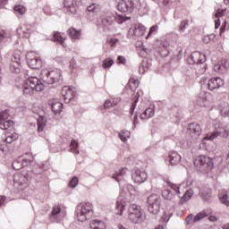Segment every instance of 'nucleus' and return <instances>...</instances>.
<instances>
[{
  "mask_svg": "<svg viewBox=\"0 0 229 229\" xmlns=\"http://www.w3.org/2000/svg\"><path fill=\"white\" fill-rule=\"evenodd\" d=\"M196 105L199 106H208V99H207V94L203 93L196 99Z\"/></svg>",
  "mask_w": 229,
  "mask_h": 229,
  "instance_id": "nucleus-31",
  "label": "nucleus"
},
{
  "mask_svg": "<svg viewBox=\"0 0 229 229\" xmlns=\"http://www.w3.org/2000/svg\"><path fill=\"white\" fill-rule=\"evenodd\" d=\"M126 89H130V90L131 92H135V90H137V89H139V81L131 78L129 80L128 84L126 85Z\"/></svg>",
  "mask_w": 229,
  "mask_h": 229,
  "instance_id": "nucleus-33",
  "label": "nucleus"
},
{
  "mask_svg": "<svg viewBox=\"0 0 229 229\" xmlns=\"http://www.w3.org/2000/svg\"><path fill=\"white\" fill-rule=\"evenodd\" d=\"M115 21V16L107 15L101 20V24L103 28H109V26H112L114 24V21Z\"/></svg>",
  "mask_w": 229,
  "mask_h": 229,
  "instance_id": "nucleus-26",
  "label": "nucleus"
},
{
  "mask_svg": "<svg viewBox=\"0 0 229 229\" xmlns=\"http://www.w3.org/2000/svg\"><path fill=\"white\" fill-rule=\"evenodd\" d=\"M135 198V187L131 184H126L122 190L120 196L116 200V214L117 216H123V211L126 203H131V200Z\"/></svg>",
  "mask_w": 229,
  "mask_h": 229,
  "instance_id": "nucleus-1",
  "label": "nucleus"
},
{
  "mask_svg": "<svg viewBox=\"0 0 229 229\" xmlns=\"http://www.w3.org/2000/svg\"><path fill=\"white\" fill-rule=\"evenodd\" d=\"M20 157L21 158V165L23 167H28V165H33V164H35V161L33 160V155H31V153H26Z\"/></svg>",
  "mask_w": 229,
  "mask_h": 229,
  "instance_id": "nucleus-20",
  "label": "nucleus"
},
{
  "mask_svg": "<svg viewBox=\"0 0 229 229\" xmlns=\"http://www.w3.org/2000/svg\"><path fill=\"white\" fill-rule=\"evenodd\" d=\"M22 167L24 166L22 165L21 157L13 162V169H14V171H19V169H22Z\"/></svg>",
  "mask_w": 229,
  "mask_h": 229,
  "instance_id": "nucleus-44",
  "label": "nucleus"
},
{
  "mask_svg": "<svg viewBox=\"0 0 229 229\" xmlns=\"http://www.w3.org/2000/svg\"><path fill=\"white\" fill-rule=\"evenodd\" d=\"M126 174V168H122L119 170L116 174H114L112 175V178H114L116 182H121V176H124Z\"/></svg>",
  "mask_w": 229,
  "mask_h": 229,
  "instance_id": "nucleus-40",
  "label": "nucleus"
},
{
  "mask_svg": "<svg viewBox=\"0 0 229 229\" xmlns=\"http://www.w3.org/2000/svg\"><path fill=\"white\" fill-rule=\"evenodd\" d=\"M218 110L220 114L223 117H226L229 115V105L228 102H222L219 106H218Z\"/></svg>",
  "mask_w": 229,
  "mask_h": 229,
  "instance_id": "nucleus-25",
  "label": "nucleus"
},
{
  "mask_svg": "<svg viewBox=\"0 0 229 229\" xmlns=\"http://www.w3.org/2000/svg\"><path fill=\"white\" fill-rule=\"evenodd\" d=\"M46 124H47V119L44 116H39L38 118V131H44V128H46Z\"/></svg>",
  "mask_w": 229,
  "mask_h": 229,
  "instance_id": "nucleus-35",
  "label": "nucleus"
},
{
  "mask_svg": "<svg viewBox=\"0 0 229 229\" xmlns=\"http://www.w3.org/2000/svg\"><path fill=\"white\" fill-rule=\"evenodd\" d=\"M211 194L212 193L210 192V191L206 190L200 193V196L202 199H204V201H208V199H210L211 198Z\"/></svg>",
  "mask_w": 229,
  "mask_h": 229,
  "instance_id": "nucleus-53",
  "label": "nucleus"
},
{
  "mask_svg": "<svg viewBox=\"0 0 229 229\" xmlns=\"http://www.w3.org/2000/svg\"><path fill=\"white\" fill-rule=\"evenodd\" d=\"M70 146V151H72V153H76V155H80V150H78L79 144L76 140H72Z\"/></svg>",
  "mask_w": 229,
  "mask_h": 229,
  "instance_id": "nucleus-42",
  "label": "nucleus"
},
{
  "mask_svg": "<svg viewBox=\"0 0 229 229\" xmlns=\"http://www.w3.org/2000/svg\"><path fill=\"white\" fill-rule=\"evenodd\" d=\"M78 0H64V4L65 8H69L71 13H76V3Z\"/></svg>",
  "mask_w": 229,
  "mask_h": 229,
  "instance_id": "nucleus-28",
  "label": "nucleus"
},
{
  "mask_svg": "<svg viewBox=\"0 0 229 229\" xmlns=\"http://www.w3.org/2000/svg\"><path fill=\"white\" fill-rule=\"evenodd\" d=\"M148 69H149V63L148 62V60H143L139 67L140 74H144V72H146Z\"/></svg>",
  "mask_w": 229,
  "mask_h": 229,
  "instance_id": "nucleus-39",
  "label": "nucleus"
},
{
  "mask_svg": "<svg viewBox=\"0 0 229 229\" xmlns=\"http://www.w3.org/2000/svg\"><path fill=\"white\" fill-rule=\"evenodd\" d=\"M189 28V20H184L181 22L179 26V30L185 31Z\"/></svg>",
  "mask_w": 229,
  "mask_h": 229,
  "instance_id": "nucleus-55",
  "label": "nucleus"
},
{
  "mask_svg": "<svg viewBox=\"0 0 229 229\" xmlns=\"http://www.w3.org/2000/svg\"><path fill=\"white\" fill-rule=\"evenodd\" d=\"M225 13H226V8H225V9H218L216 11V13H215V17H216V19H219V17H223Z\"/></svg>",
  "mask_w": 229,
  "mask_h": 229,
  "instance_id": "nucleus-60",
  "label": "nucleus"
},
{
  "mask_svg": "<svg viewBox=\"0 0 229 229\" xmlns=\"http://www.w3.org/2000/svg\"><path fill=\"white\" fill-rule=\"evenodd\" d=\"M128 219L134 225H140L144 222L146 216L142 213V208L137 204H131L127 210Z\"/></svg>",
  "mask_w": 229,
  "mask_h": 229,
  "instance_id": "nucleus-3",
  "label": "nucleus"
},
{
  "mask_svg": "<svg viewBox=\"0 0 229 229\" xmlns=\"http://www.w3.org/2000/svg\"><path fill=\"white\" fill-rule=\"evenodd\" d=\"M228 67H229L228 60L223 58L218 64H215L214 71L215 72H218L219 74H225Z\"/></svg>",
  "mask_w": 229,
  "mask_h": 229,
  "instance_id": "nucleus-18",
  "label": "nucleus"
},
{
  "mask_svg": "<svg viewBox=\"0 0 229 229\" xmlns=\"http://www.w3.org/2000/svg\"><path fill=\"white\" fill-rule=\"evenodd\" d=\"M203 58H205V55H201L199 52H193L191 56L188 57V62L191 65H194V64H203V62H205Z\"/></svg>",
  "mask_w": 229,
  "mask_h": 229,
  "instance_id": "nucleus-17",
  "label": "nucleus"
},
{
  "mask_svg": "<svg viewBox=\"0 0 229 229\" xmlns=\"http://www.w3.org/2000/svg\"><path fill=\"white\" fill-rule=\"evenodd\" d=\"M117 42H119V39L113 38L109 40V44L111 47H115V44H117Z\"/></svg>",
  "mask_w": 229,
  "mask_h": 229,
  "instance_id": "nucleus-64",
  "label": "nucleus"
},
{
  "mask_svg": "<svg viewBox=\"0 0 229 229\" xmlns=\"http://www.w3.org/2000/svg\"><path fill=\"white\" fill-rule=\"evenodd\" d=\"M62 96L64 97V103H71L76 98V88L64 86L62 89Z\"/></svg>",
  "mask_w": 229,
  "mask_h": 229,
  "instance_id": "nucleus-13",
  "label": "nucleus"
},
{
  "mask_svg": "<svg viewBox=\"0 0 229 229\" xmlns=\"http://www.w3.org/2000/svg\"><path fill=\"white\" fill-rule=\"evenodd\" d=\"M60 212H62V208H60V206H54L51 215L52 216H58V214H60Z\"/></svg>",
  "mask_w": 229,
  "mask_h": 229,
  "instance_id": "nucleus-58",
  "label": "nucleus"
},
{
  "mask_svg": "<svg viewBox=\"0 0 229 229\" xmlns=\"http://www.w3.org/2000/svg\"><path fill=\"white\" fill-rule=\"evenodd\" d=\"M118 64H122L123 65L126 64V58L123 55H119L117 57Z\"/></svg>",
  "mask_w": 229,
  "mask_h": 229,
  "instance_id": "nucleus-63",
  "label": "nucleus"
},
{
  "mask_svg": "<svg viewBox=\"0 0 229 229\" xmlns=\"http://www.w3.org/2000/svg\"><path fill=\"white\" fill-rule=\"evenodd\" d=\"M214 38H216V35L210 34V35L204 36L202 38V41L204 44H210V42H212V40H214Z\"/></svg>",
  "mask_w": 229,
  "mask_h": 229,
  "instance_id": "nucleus-50",
  "label": "nucleus"
},
{
  "mask_svg": "<svg viewBox=\"0 0 229 229\" xmlns=\"http://www.w3.org/2000/svg\"><path fill=\"white\" fill-rule=\"evenodd\" d=\"M90 229H106L105 222L99 220H92L89 224Z\"/></svg>",
  "mask_w": 229,
  "mask_h": 229,
  "instance_id": "nucleus-27",
  "label": "nucleus"
},
{
  "mask_svg": "<svg viewBox=\"0 0 229 229\" xmlns=\"http://www.w3.org/2000/svg\"><path fill=\"white\" fill-rule=\"evenodd\" d=\"M67 33L72 40H78L81 37V31L76 30L74 28H70Z\"/></svg>",
  "mask_w": 229,
  "mask_h": 229,
  "instance_id": "nucleus-29",
  "label": "nucleus"
},
{
  "mask_svg": "<svg viewBox=\"0 0 229 229\" xmlns=\"http://www.w3.org/2000/svg\"><path fill=\"white\" fill-rule=\"evenodd\" d=\"M194 223V215L190 214L186 218H185V223L186 225H191V223Z\"/></svg>",
  "mask_w": 229,
  "mask_h": 229,
  "instance_id": "nucleus-61",
  "label": "nucleus"
},
{
  "mask_svg": "<svg viewBox=\"0 0 229 229\" xmlns=\"http://www.w3.org/2000/svg\"><path fill=\"white\" fill-rule=\"evenodd\" d=\"M21 52H15L12 57V64L10 66V72L13 74H19L21 72Z\"/></svg>",
  "mask_w": 229,
  "mask_h": 229,
  "instance_id": "nucleus-12",
  "label": "nucleus"
},
{
  "mask_svg": "<svg viewBox=\"0 0 229 229\" xmlns=\"http://www.w3.org/2000/svg\"><path fill=\"white\" fill-rule=\"evenodd\" d=\"M219 201L225 205V207H229L228 194L226 192H220L218 194Z\"/></svg>",
  "mask_w": 229,
  "mask_h": 229,
  "instance_id": "nucleus-38",
  "label": "nucleus"
},
{
  "mask_svg": "<svg viewBox=\"0 0 229 229\" xmlns=\"http://www.w3.org/2000/svg\"><path fill=\"white\" fill-rule=\"evenodd\" d=\"M192 196H194V191L192 189L187 190L183 196L181 198L180 203H182V205H183V203H187V201H189Z\"/></svg>",
  "mask_w": 229,
  "mask_h": 229,
  "instance_id": "nucleus-32",
  "label": "nucleus"
},
{
  "mask_svg": "<svg viewBox=\"0 0 229 229\" xmlns=\"http://www.w3.org/2000/svg\"><path fill=\"white\" fill-rule=\"evenodd\" d=\"M229 131H226L225 129H220L216 130L211 133L207 134L204 138L203 140H214V139H217V137H228Z\"/></svg>",
  "mask_w": 229,
  "mask_h": 229,
  "instance_id": "nucleus-15",
  "label": "nucleus"
},
{
  "mask_svg": "<svg viewBox=\"0 0 229 229\" xmlns=\"http://www.w3.org/2000/svg\"><path fill=\"white\" fill-rule=\"evenodd\" d=\"M27 64L30 69H40L42 67V59L37 56L35 52H29L26 55Z\"/></svg>",
  "mask_w": 229,
  "mask_h": 229,
  "instance_id": "nucleus-10",
  "label": "nucleus"
},
{
  "mask_svg": "<svg viewBox=\"0 0 229 229\" xmlns=\"http://www.w3.org/2000/svg\"><path fill=\"white\" fill-rule=\"evenodd\" d=\"M155 115V109L152 107H148L141 114H140V119L145 120V119H149Z\"/></svg>",
  "mask_w": 229,
  "mask_h": 229,
  "instance_id": "nucleus-34",
  "label": "nucleus"
},
{
  "mask_svg": "<svg viewBox=\"0 0 229 229\" xmlns=\"http://www.w3.org/2000/svg\"><path fill=\"white\" fill-rule=\"evenodd\" d=\"M189 130L191 131V133H194L195 137H199L201 135V125L199 123H190Z\"/></svg>",
  "mask_w": 229,
  "mask_h": 229,
  "instance_id": "nucleus-24",
  "label": "nucleus"
},
{
  "mask_svg": "<svg viewBox=\"0 0 229 229\" xmlns=\"http://www.w3.org/2000/svg\"><path fill=\"white\" fill-rule=\"evenodd\" d=\"M144 33H146V27L142 25V23H138L134 25V28H131L128 31V38H133V37L140 38L144 37Z\"/></svg>",
  "mask_w": 229,
  "mask_h": 229,
  "instance_id": "nucleus-11",
  "label": "nucleus"
},
{
  "mask_svg": "<svg viewBox=\"0 0 229 229\" xmlns=\"http://www.w3.org/2000/svg\"><path fill=\"white\" fill-rule=\"evenodd\" d=\"M225 85V81L219 77L211 78L208 81V89L209 90H216L217 89H221Z\"/></svg>",
  "mask_w": 229,
  "mask_h": 229,
  "instance_id": "nucleus-16",
  "label": "nucleus"
},
{
  "mask_svg": "<svg viewBox=\"0 0 229 229\" xmlns=\"http://www.w3.org/2000/svg\"><path fill=\"white\" fill-rule=\"evenodd\" d=\"M78 221L85 223L93 214L92 203L79 204L75 211Z\"/></svg>",
  "mask_w": 229,
  "mask_h": 229,
  "instance_id": "nucleus-4",
  "label": "nucleus"
},
{
  "mask_svg": "<svg viewBox=\"0 0 229 229\" xmlns=\"http://www.w3.org/2000/svg\"><path fill=\"white\" fill-rule=\"evenodd\" d=\"M8 117H10V111L4 110L0 113V123L4 121H8Z\"/></svg>",
  "mask_w": 229,
  "mask_h": 229,
  "instance_id": "nucleus-48",
  "label": "nucleus"
},
{
  "mask_svg": "<svg viewBox=\"0 0 229 229\" xmlns=\"http://www.w3.org/2000/svg\"><path fill=\"white\" fill-rule=\"evenodd\" d=\"M80 182L78 177H73L69 183V187H71L72 189L76 188V186L78 185V183Z\"/></svg>",
  "mask_w": 229,
  "mask_h": 229,
  "instance_id": "nucleus-56",
  "label": "nucleus"
},
{
  "mask_svg": "<svg viewBox=\"0 0 229 229\" xmlns=\"http://www.w3.org/2000/svg\"><path fill=\"white\" fill-rule=\"evenodd\" d=\"M139 8H140V0H121L117 4V10L121 13H131Z\"/></svg>",
  "mask_w": 229,
  "mask_h": 229,
  "instance_id": "nucleus-7",
  "label": "nucleus"
},
{
  "mask_svg": "<svg viewBox=\"0 0 229 229\" xmlns=\"http://www.w3.org/2000/svg\"><path fill=\"white\" fill-rule=\"evenodd\" d=\"M42 92L44 90V83L37 77H30L23 85V94L25 96H33V91Z\"/></svg>",
  "mask_w": 229,
  "mask_h": 229,
  "instance_id": "nucleus-2",
  "label": "nucleus"
},
{
  "mask_svg": "<svg viewBox=\"0 0 229 229\" xmlns=\"http://www.w3.org/2000/svg\"><path fill=\"white\" fill-rule=\"evenodd\" d=\"M111 103H112L113 106H117V105H119V103H121V98H113Z\"/></svg>",
  "mask_w": 229,
  "mask_h": 229,
  "instance_id": "nucleus-62",
  "label": "nucleus"
},
{
  "mask_svg": "<svg viewBox=\"0 0 229 229\" xmlns=\"http://www.w3.org/2000/svg\"><path fill=\"white\" fill-rule=\"evenodd\" d=\"M134 183H144L148 180V174L144 170L134 169L131 173Z\"/></svg>",
  "mask_w": 229,
  "mask_h": 229,
  "instance_id": "nucleus-14",
  "label": "nucleus"
},
{
  "mask_svg": "<svg viewBox=\"0 0 229 229\" xmlns=\"http://www.w3.org/2000/svg\"><path fill=\"white\" fill-rule=\"evenodd\" d=\"M40 78L47 85H53L60 81L62 78V72L60 70H42L40 72Z\"/></svg>",
  "mask_w": 229,
  "mask_h": 229,
  "instance_id": "nucleus-5",
  "label": "nucleus"
},
{
  "mask_svg": "<svg viewBox=\"0 0 229 229\" xmlns=\"http://www.w3.org/2000/svg\"><path fill=\"white\" fill-rule=\"evenodd\" d=\"M205 217H208V214L206 211H201L193 217V223H198V221H201Z\"/></svg>",
  "mask_w": 229,
  "mask_h": 229,
  "instance_id": "nucleus-41",
  "label": "nucleus"
},
{
  "mask_svg": "<svg viewBox=\"0 0 229 229\" xmlns=\"http://www.w3.org/2000/svg\"><path fill=\"white\" fill-rule=\"evenodd\" d=\"M52 112L56 115L62 113V108H64V104L62 102L55 101L51 104Z\"/></svg>",
  "mask_w": 229,
  "mask_h": 229,
  "instance_id": "nucleus-30",
  "label": "nucleus"
},
{
  "mask_svg": "<svg viewBox=\"0 0 229 229\" xmlns=\"http://www.w3.org/2000/svg\"><path fill=\"white\" fill-rule=\"evenodd\" d=\"M194 165L198 167L199 171L208 173L214 167V161L207 156H199L194 160Z\"/></svg>",
  "mask_w": 229,
  "mask_h": 229,
  "instance_id": "nucleus-8",
  "label": "nucleus"
},
{
  "mask_svg": "<svg viewBox=\"0 0 229 229\" xmlns=\"http://www.w3.org/2000/svg\"><path fill=\"white\" fill-rule=\"evenodd\" d=\"M118 137L122 142H126V140H128V137H130V132L128 131H122L119 132Z\"/></svg>",
  "mask_w": 229,
  "mask_h": 229,
  "instance_id": "nucleus-45",
  "label": "nucleus"
},
{
  "mask_svg": "<svg viewBox=\"0 0 229 229\" xmlns=\"http://www.w3.org/2000/svg\"><path fill=\"white\" fill-rule=\"evenodd\" d=\"M0 130H4L5 131L8 132L13 131V121L7 120L0 122Z\"/></svg>",
  "mask_w": 229,
  "mask_h": 229,
  "instance_id": "nucleus-23",
  "label": "nucleus"
},
{
  "mask_svg": "<svg viewBox=\"0 0 229 229\" xmlns=\"http://www.w3.org/2000/svg\"><path fill=\"white\" fill-rule=\"evenodd\" d=\"M17 32L22 38H30V37L33 35V29L30 26L26 25L23 28L18 29Z\"/></svg>",
  "mask_w": 229,
  "mask_h": 229,
  "instance_id": "nucleus-19",
  "label": "nucleus"
},
{
  "mask_svg": "<svg viewBox=\"0 0 229 229\" xmlns=\"http://www.w3.org/2000/svg\"><path fill=\"white\" fill-rule=\"evenodd\" d=\"M160 197L157 194H152L148 198V210L150 214L157 216L160 212Z\"/></svg>",
  "mask_w": 229,
  "mask_h": 229,
  "instance_id": "nucleus-9",
  "label": "nucleus"
},
{
  "mask_svg": "<svg viewBox=\"0 0 229 229\" xmlns=\"http://www.w3.org/2000/svg\"><path fill=\"white\" fill-rule=\"evenodd\" d=\"M162 196L164 199H166L167 201H173L174 199V193L171 191V190H164L162 191Z\"/></svg>",
  "mask_w": 229,
  "mask_h": 229,
  "instance_id": "nucleus-36",
  "label": "nucleus"
},
{
  "mask_svg": "<svg viewBox=\"0 0 229 229\" xmlns=\"http://www.w3.org/2000/svg\"><path fill=\"white\" fill-rule=\"evenodd\" d=\"M32 165H34L31 169V173H33V174H42V167L40 165L35 163Z\"/></svg>",
  "mask_w": 229,
  "mask_h": 229,
  "instance_id": "nucleus-52",
  "label": "nucleus"
},
{
  "mask_svg": "<svg viewBox=\"0 0 229 229\" xmlns=\"http://www.w3.org/2000/svg\"><path fill=\"white\" fill-rule=\"evenodd\" d=\"M157 31H158V25H153L152 27H150L146 38H149V37H151V35H155V33H157Z\"/></svg>",
  "mask_w": 229,
  "mask_h": 229,
  "instance_id": "nucleus-54",
  "label": "nucleus"
},
{
  "mask_svg": "<svg viewBox=\"0 0 229 229\" xmlns=\"http://www.w3.org/2000/svg\"><path fill=\"white\" fill-rule=\"evenodd\" d=\"M113 65H114V59H112V58L105 59L103 62V64H102L104 69H108V68L112 67Z\"/></svg>",
  "mask_w": 229,
  "mask_h": 229,
  "instance_id": "nucleus-46",
  "label": "nucleus"
},
{
  "mask_svg": "<svg viewBox=\"0 0 229 229\" xmlns=\"http://www.w3.org/2000/svg\"><path fill=\"white\" fill-rule=\"evenodd\" d=\"M134 98L135 99L131 106V114H133V112H135V106H137V103H139V98H140V95L139 94V92L136 93Z\"/></svg>",
  "mask_w": 229,
  "mask_h": 229,
  "instance_id": "nucleus-51",
  "label": "nucleus"
},
{
  "mask_svg": "<svg viewBox=\"0 0 229 229\" xmlns=\"http://www.w3.org/2000/svg\"><path fill=\"white\" fill-rule=\"evenodd\" d=\"M130 19H131L130 17H126L125 15L118 14V18H117L118 24H123V22H125V21H128Z\"/></svg>",
  "mask_w": 229,
  "mask_h": 229,
  "instance_id": "nucleus-59",
  "label": "nucleus"
},
{
  "mask_svg": "<svg viewBox=\"0 0 229 229\" xmlns=\"http://www.w3.org/2000/svg\"><path fill=\"white\" fill-rule=\"evenodd\" d=\"M168 161L170 165H178V163L182 162V156L177 152H171L168 156Z\"/></svg>",
  "mask_w": 229,
  "mask_h": 229,
  "instance_id": "nucleus-21",
  "label": "nucleus"
},
{
  "mask_svg": "<svg viewBox=\"0 0 229 229\" xmlns=\"http://www.w3.org/2000/svg\"><path fill=\"white\" fill-rule=\"evenodd\" d=\"M54 42H58L63 47H65V38L59 32L54 34Z\"/></svg>",
  "mask_w": 229,
  "mask_h": 229,
  "instance_id": "nucleus-37",
  "label": "nucleus"
},
{
  "mask_svg": "<svg viewBox=\"0 0 229 229\" xmlns=\"http://www.w3.org/2000/svg\"><path fill=\"white\" fill-rule=\"evenodd\" d=\"M31 183V177L29 174H15L13 175V187L17 189L18 192L26 191Z\"/></svg>",
  "mask_w": 229,
  "mask_h": 229,
  "instance_id": "nucleus-6",
  "label": "nucleus"
},
{
  "mask_svg": "<svg viewBox=\"0 0 229 229\" xmlns=\"http://www.w3.org/2000/svg\"><path fill=\"white\" fill-rule=\"evenodd\" d=\"M87 10L89 12V13H98L100 10L99 4H92L87 7Z\"/></svg>",
  "mask_w": 229,
  "mask_h": 229,
  "instance_id": "nucleus-43",
  "label": "nucleus"
},
{
  "mask_svg": "<svg viewBox=\"0 0 229 229\" xmlns=\"http://www.w3.org/2000/svg\"><path fill=\"white\" fill-rule=\"evenodd\" d=\"M168 187L172 189L175 192V194H181L180 192V184H175L171 182H167Z\"/></svg>",
  "mask_w": 229,
  "mask_h": 229,
  "instance_id": "nucleus-47",
  "label": "nucleus"
},
{
  "mask_svg": "<svg viewBox=\"0 0 229 229\" xmlns=\"http://www.w3.org/2000/svg\"><path fill=\"white\" fill-rule=\"evenodd\" d=\"M19 140V134L17 132H8L5 131V138H4V142H6L7 144H12V142Z\"/></svg>",
  "mask_w": 229,
  "mask_h": 229,
  "instance_id": "nucleus-22",
  "label": "nucleus"
},
{
  "mask_svg": "<svg viewBox=\"0 0 229 229\" xmlns=\"http://www.w3.org/2000/svg\"><path fill=\"white\" fill-rule=\"evenodd\" d=\"M6 38H8V33L4 30L0 31V44H3V42H6Z\"/></svg>",
  "mask_w": 229,
  "mask_h": 229,
  "instance_id": "nucleus-57",
  "label": "nucleus"
},
{
  "mask_svg": "<svg viewBox=\"0 0 229 229\" xmlns=\"http://www.w3.org/2000/svg\"><path fill=\"white\" fill-rule=\"evenodd\" d=\"M14 12H16V13H19L20 15H24V13H26V7H24V5H16L14 6Z\"/></svg>",
  "mask_w": 229,
  "mask_h": 229,
  "instance_id": "nucleus-49",
  "label": "nucleus"
}]
</instances>
